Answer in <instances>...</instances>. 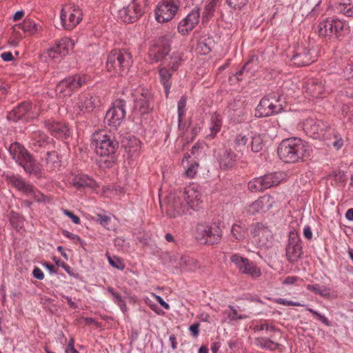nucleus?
<instances>
[{"instance_id": "1", "label": "nucleus", "mask_w": 353, "mask_h": 353, "mask_svg": "<svg viewBox=\"0 0 353 353\" xmlns=\"http://www.w3.org/2000/svg\"><path fill=\"white\" fill-rule=\"evenodd\" d=\"M311 148L307 142L299 138L286 139L278 148V154L285 163H294L310 157Z\"/></svg>"}, {"instance_id": "2", "label": "nucleus", "mask_w": 353, "mask_h": 353, "mask_svg": "<svg viewBox=\"0 0 353 353\" xmlns=\"http://www.w3.org/2000/svg\"><path fill=\"white\" fill-rule=\"evenodd\" d=\"M132 63L131 54L125 50H114L108 55L107 69L119 76L126 74Z\"/></svg>"}, {"instance_id": "3", "label": "nucleus", "mask_w": 353, "mask_h": 353, "mask_svg": "<svg viewBox=\"0 0 353 353\" xmlns=\"http://www.w3.org/2000/svg\"><path fill=\"white\" fill-rule=\"evenodd\" d=\"M92 145L98 155L112 157L119 148V143L114 137L101 131L93 134Z\"/></svg>"}, {"instance_id": "4", "label": "nucleus", "mask_w": 353, "mask_h": 353, "mask_svg": "<svg viewBox=\"0 0 353 353\" xmlns=\"http://www.w3.org/2000/svg\"><path fill=\"white\" fill-rule=\"evenodd\" d=\"M221 233L216 223H200L196 227L195 237L201 243L214 245L221 240Z\"/></svg>"}, {"instance_id": "5", "label": "nucleus", "mask_w": 353, "mask_h": 353, "mask_svg": "<svg viewBox=\"0 0 353 353\" xmlns=\"http://www.w3.org/2000/svg\"><path fill=\"white\" fill-rule=\"evenodd\" d=\"M74 46V43L70 39H62L57 41L52 47L42 53L41 58L47 63L50 61L58 63L73 49Z\"/></svg>"}, {"instance_id": "6", "label": "nucleus", "mask_w": 353, "mask_h": 353, "mask_svg": "<svg viewBox=\"0 0 353 353\" xmlns=\"http://www.w3.org/2000/svg\"><path fill=\"white\" fill-rule=\"evenodd\" d=\"M90 78L86 74H77L61 81L56 86L55 92L60 98L70 97L72 93L87 84Z\"/></svg>"}, {"instance_id": "7", "label": "nucleus", "mask_w": 353, "mask_h": 353, "mask_svg": "<svg viewBox=\"0 0 353 353\" xmlns=\"http://www.w3.org/2000/svg\"><path fill=\"white\" fill-rule=\"evenodd\" d=\"M250 239L258 247H268L272 243L273 234L270 227L262 222H254L249 226Z\"/></svg>"}, {"instance_id": "8", "label": "nucleus", "mask_w": 353, "mask_h": 353, "mask_svg": "<svg viewBox=\"0 0 353 353\" xmlns=\"http://www.w3.org/2000/svg\"><path fill=\"white\" fill-rule=\"evenodd\" d=\"M285 178V174L283 172L270 173L253 179L248 183V187L252 192H258L279 185Z\"/></svg>"}, {"instance_id": "9", "label": "nucleus", "mask_w": 353, "mask_h": 353, "mask_svg": "<svg viewBox=\"0 0 353 353\" xmlns=\"http://www.w3.org/2000/svg\"><path fill=\"white\" fill-rule=\"evenodd\" d=\"M279 101L280 97L274 93L264 97L256 108V116L266 117L280 112L282 110V105Z\"/></svg>"}, {"instance_id": "10", "label": "nucleus", "mask_w": 353, "mask_h": 353, "mask_svg": "<svg viewBox=\"0 0 353 353\" xmlns=\"http://www.w3.org/2000/svg\"><path fill=\"white\" fill-rule=\"evenodd\" d=\"M3 178L9 185L22 192L26 196L37 201L41 200V193L31 184L27 183L21 176L8 173L3 174Z\"/></svg>"}, {"instance_id": "11", "label": "nucleus", "mask_w": 353, "mask_h": 353, "mask_svg": "<svg viewBox=\"0 0 353 353\" xmlns=\"http://www.w3.org/2000/svg\"><path fill=\"white\" fill-rule=\"evenodd\" d=\"M171 37L166 35L156 39L148 51V58L151 63L162 60L170 50Z\"/></svg>"}, {"instance_id": "12", "label": "nucleus", "mask_w": 353, "mask_h": 353, "mask_svg": "<svg viewBox=\"0 0 353 353\" xmlns=\"http://www.w3.org/2000/svg\"><path fill=\"white\" fill-rule=\"evenodd\" d=\"M275 196V194H265L259 197L256 201L245 206V212L249 215L265 213L276 206L277 198Z\"/></svg>"}, {"instance_id": "13", "label": "nucleus", "mask_w": 353, "mask_h": 353, "mask_svg": "<svg viewBox=\"0 0 353 353\" xmlns=\"http://www.w3.org/2000/svg\"><path fill=\"white\" fill-rule=\"evenodd\" d=\"M125 114V101L117 99L107 112L105 121L108 125L117 127L122 123Z\"/></svg>"}, {"instance_id": "14", "label": "nucleus", "mask_w": 353, "mask_h": 353, "mask_svg": "<svg viewBox=\"0 0 353 353\" xmlns=\"http://www.w3.org/2000/svg\"><path fill=\"white\" fill-rule=\"evenodd\" d=\"M303 130L308 136L317 139L324 138L331 127L322 120L309 118L303 123Z\"/></svg>"}, {"instance_id": "15", "label": "nucleus", "mask_w": 353, "mask_h": 353, "mask_svg": "<svg viewBox=\"0 0 353 353\" xmlns=\"http://www.w3.org/2000/svg\"><path fill=\"white\" fill-rule=\"evenodd\" d=\"M101 104L100 98L92 93H84L80 95L74 108V112L81 115L93 111Z\"/></svg>"}, {"instance_id": "16", "label": "nucleus", "mask_w": 353, "mask_h": 353, "mask_svg": "<svg viewBox=\"0 0 353 353\" xmlns=\"http://www.w3.org/2000/svg\"><path fill=\"white\" fill-rule=\"evenodd\" d=\"M179 9L174 0H163L155 9V19L157 22H168L172 20Z\"/></svg>"}, {"instance_id": "17", "label": "nucleus", "mask_w": 353, "mask_h": 353, "mask_svg": "<svg viewBox=\"0 0 353 353\" xmlns=\"http://www.w3.org/2000/svg\"><path fill=\"white\" fill-rule=\"evenodd\" d=\"M230 259L241 273L248 274L252 278H257L261 276V269L248 259L238 254H234L231 256Z\"/></svg>"}, {"instance_id": "18", "label": "nucleus", "mask_w": 353, "mask_h": 353, "mask_svg": "<svg viewBox=\"0 0 353 353\" xmlns=\"http://www.w3.org/2000/svg\"><path fill=\"white\" fill-rule=\"evenodd\" d=\"M39 114V110H37L36 107H34V110H32V105L30 103L23 102L14 108L7 117L9 120L12 121L21 119L29 120L36 118Z\"/></svg>"}, {"instance_id": "19", "label": "nucleus", "mask_w": 353, "mask_h": 353, "mask_svg": "<svg viewBox=\"0 0 353 353\" xmlns=\"http://www.w3.org/2000/svg\"><path fill=\"white\" fill-rule=\"evenodd\" d=\"M318 57V50L316 48L307 49L305 47H299L292 57L294 64L298 66H304L314 62Z\"/></svg>"}, {"instance_id": "20", "label": "nucleus", "mask_w": 353, "mask_h": 353, "mask_svg": "<svg viewBox=\"0 0 353 353\" xmlns=\"http://www.w3.org/2000/svg\"><path fill=\"white\" fill-rule=\"evenodd\" d=\"M183 195L188 209L198 210L201 208L202 203L201 192L198 185L193 184L186 187Z\"/></svg>"}, {"instance_id": "21", "label": "nucleus", "mask_w": 353, "mask_h": 353, "mask_svg": "<svg viewBox=\"0 0 353 353\" xmlns=\"http://www.w3.org/2000/svg\"><path fill=\"white\" fill-rule=\"evenodd\" d=\"M141 9L134 3L117 11L115 19L120 22H137L142 16Z\"/></svg>"}, {"instance_id": "22", "label": "nucleus", "mask_w": 353, "mask_h": 353, "mask_svg": "<svg viewBox=\"0 0 353 353\" xmlns=\"http://www.w3.org/2000/svg\"><path fill=\"white\" fill-rule=\"evenodd\" d=\"M45 125L50 133L57 139H66L70 136V130L65 123L48 120Z\"/></svg>"}, {"instance_id": "23", "label": "nucleus", "mask_w": 353, "mask_h": 353, "mask_svg": "<svg viewBox=\"0 0 353 353\" xmlns=\"http://www.w3.org/2000/svg\"><path fill=\"white\" fill-rule=\"evenodd\" d=\"M188 206L180 197H170L166 207V214L171 218H176L186 213Z\"/></svg>"}, {"instance_id": "24", "label": "nucleus", "mask_w": 353, "mask_h": 353, "mask_svg": "<svg viewBox=\"0 0 353 353\" xmlns=\"http://www.w3.org/2000/svg\"><path fill=\"white\" fill-rule=\"evenodd\" d=\"M83 15V10L79 6L68 5L62 8L60 18L62 22H65L68 17L70 22H81Z\"/></svg>"}, {"instance_id": "25", "label": "nucleus", "mask_w": 353, "mask_h": 353, "mask_svg": "<svg viewBox=\"0 0 353 353\" xmlns=\"http://www.w3.org/2000/svg\"><path fill=\"white\" fill-rule=\"evenodd\" d=\"M9 153L12 158L21 167L31 157L30 152L19 143H12L9 147Z\"/></svg>"}, {"instance_id": "26", "label": "nucleus", "mask_w": 353, "mask_h": 353, "mask_svg": "<svg viewBox=\"0 0 353 353\" xmlns=\"http://www.w3.org/2000/svg\"><path fill=\"white\" fill-rule=\"evenodd\" d=\"M46 176L49 172L56 171L61 166V160L55 151L48 152L46 157L41 159Z\"/></svg>"}, {"instance_id": "27", "label": "nucleus", "mask_w": 353, "mask_h": 353, "mask_svg": "<svg viewBox=\"0 0 353 353\" xmlns=\"http://www.w3.org/2000/svg\"><path fill=\"white\" fill-rule=\"evenodd\" d=\"M300 239L296 233L291 232L289 235V244L286 248V256L289 261H294L301 253Z\"/></svg>"}, {"instance_id": "28", "label": "nucleus", "mask_w": 353, "mask_h": 353, "mask_svg": "<svg viewBox=\"0 0 353 353\" xmlns=\"http://www.w3.org/2000/svg\"><path fill=\"white\" fill-rule=\"evenodd\" d=\"M150 99L151 96L148 92L137 93L134 99V110L139 112L140 114L148 113L152 110L150 106Z\"/></svg>"}, {"instance_id": "29", "label": "nucleus", "mask_w": 353, "mask_h": 353, "mask_svg": "<svg viewBox=\"0 0 353 353\" xmlns=\"http://www.w3.org/2000/svg\"><path fill=\"white\" fill-rule=\"evenodd\" d=\"M320 37L330 38L333 35L340 37L343 30V23H319L317 26Z\"/></svg>"}, {"instance_id": "30", "label": "nucleus", "mask_w": 353, "mask_h": 353, "mask_svg": "<svg viewBox=\"0 0 353 353\" xmlns=\"http://www.w3.org/2000/svg\"><path fill=\"white\" fill-rule=\"evenodd\" d=\"M252 137V132L249 131L241 132L237 134L234 139V149L243 154L250 151L249 142Z\"/></svg>"}, {"instance_id": "31", "label": "nucleus", "mask_w": 353, "mask_h": 353, "mask_svg": "<svg viewBox=\"0 0 353 353\" xmlns=\"http://www.w3.org/2000/svg\"><path fill=\"white\" fill-rule=\"evenodd\" d=\"M72 184L77 189L81 190L85 188H90L91 189H95L97 188L96 181L84 174H79L75 175L72 179Z\"/></svg>"}, {"instance_id": "32", "label": "nucleus", "mask_w": 353, "mask_h": 353, "mask_svg": "<svg viewBox=\"0 0 353 353\" xmlns=\"http://www.w3.org/2000/svg\"><path fill=\"white\" fill-rule=\"evenodd\" d=\"M26 172L33 174L36 177L40 178H46L45 172L41 167V163L37 162L32 157V156L29 158V160L26 161V163L22 167Z\"/></svg>"}, {"instance_id": "33", "label": "nucleus", "mask_w": 353, "mask_h": 353, "mask_svg": "<svg viewBox=\"0 0 353 353\" xmlns=\"http://www.w3.org/2000/svg\"><path fill=\"white\" fill-rule=\"evenodd\" d=\"M325 140L328 141L327 145H332L336 150H339L344 143V140L338 132L331 128V130L327 132L324 137Z\"/></svg>"}, {"instance_id": "34", "label": "nucleus", "mask_w": 353, "mask_h": 353, "mask_svg": "<svg viewBox=\"0 0 353 353\" xmlns=\"http://www.w3.org/2000/svg\"><path fill=\"white\" fill-rule=\"evenodd\" d=\"M308 92L315 97H319L324 92H329L332 90L329 85H322L321 83H319L315 80H311L307 84Z\"/></svg>"}, {"instance_id": "35", "label": "nucleus", "mask_w": 353, "mask_h": 353, "mask_svg": "<svg viewBox=\"0 0 353 353\" xmlns=\"http://www.w3.org/2000/svg\"><path fill=\"white\" fill-rule=\"evenodd\" d=\"M14 31L21 30L25 34H36L42 30L40 23H15L13 26Z\"/></svg>"}, {"instance_id": "36", "label": "nucleus", "mask_w": 353, "mask_h": 353, "mask_svg": "<svg viewBox=\"0 0 353 353\" xmlns=\"http://www.w3.org/2000/svg\"><path fill=\"white\" fill-rule=\"evenodd\" d=\"M236 163L235 154L231 150H225L220 159V167L221 169L232 168Z\"/></svg>"}, {"instance_id": "37", "label": "nucleus", "mask_w": 353, "mask_h": 353, "mask_svg": "<svg viewBox=\"0 0 353 353\" xmlns=\"http://www.w3.org/2000/svg\"><path fill=\"white\" fill-rule=\"evenodd\" d=\"M47 143L48 137L43 132L38 130L32 132L30 144L33 149L37 150V147H43Z\"/></svg>"}, {"instance_id": "38", "label": "nucleus", "mask_w": 353, "mask_h": 353, "mask_svg": "<svg viewBox=\"0 0 353 353\" xmlns=\"http://www.w3.org/2000/svg\"><path fill=\"white\" fill-rule=\"evenodd\" d=\"M222 126V118L220 114L214 113L211 116L210 121V134L209 136L212 139L214 138L216 134L221 130Z\"/></svg>"}, {"instance_id": "39", "label": "nucleus", "mask_w": 353, "mask_h": 353, "mask_svg": "<svg viewBox=\"0 0 353 353\" xmlns=\"http://www.w3.org/2000/svg\"><path fill=\"white\" fill-rule=\"evenodd\" d=\"M178 264L186 271H194L199 267L197 261L188 256H181Z\"/></svg>"}, {"instance_id": "40", "label": "nucleus", "mask_w": 353, "mask_h": 353, "mask_svg": "<svg viewBox=\"0 0 353 353\" xmlns=\"http://www.w3.org/2000/svg\"><path fill=\"white\" fill-rule=\"evenodd\" d=\"M172 73L173 72H172V70L167 68H163L159 70L161 82L165 88V92L167 97H168L169 91L172 85L170 78L172 77Z\"/></svg>"}, {"instance_id": "41", "label": "nucleus", "mask_w": 353, "mask_h": 353, "mask_svg": "<svg viewBox=\"0 0 353 353\" xmlns=\"http://www.w3.org/2000/svg\"><path fill=\"white\" fill-rule=\"evenodd\" d=\"M254 344L262 349L272 351L277 349L279 344L268 338L259 337L255 339Z\"/></svg>"}, {"instance_id": "42", "label": "nucleus", "mask_w": 353, "mask_h": 353, "mask_svg": "<svg viewBox=\"0 0 353 353\" xmlns=\"http://www.w3.org/2000/svg\"><path fill=\"white\" fill-rule=\"evenodd\" d=\"M250 150L253 152H259L263 146V139L260 134H253L249 142Z\"/></svg>"}, {"instance_id": "43", "label": "nucleus", "mask_w": 353, "mask_h": 353, "mask_svg": "<svg viewBox=\"0 0 353 353\" xmlns=\"http://www.w3.org/2000/svg\"><path fill=\"white\" fill-rule=\"evenodd\" d=\"M108 292L111 294L114 303L120 307L123 313L125 314L128 311V307L121 295L115 292L112 287L108 288Z\"/></svg>"}, {"instance_id": "44", "label": "nucleus", "mask_w": 353, "mask_h": 353, "mask_svg": "<svg viewBox=\"0 0 353 353\" xmlns=\"http://www.w3.org/2000/svg\"><path fill=\"white\" fill-rule=\"evenodd\" d=\"M307 289L315 294H319L324 298H330V288L325 286H320L319 284L315 285H307Z\"/></svg>"}, {"instance_id": "45", "label": "nucleus", "mask_w": 353, "mask_h": 353, "mask_svg": "<svg viewBox=\"0 0 353 353\" xmlns=\"http://www.w3.org/2000/svg\"><path fill=\"white\" fill-rule=\"evenodd\" d=\"M218 0H210L209 2L205 6L203 12V19L210 21L214 14L215 8L216 6Z\"/></svg>"}, {"instance_id": "46", "label": "nucleus", "mask_w": 353, "mask_h": 353, "mask_svg": "<svg viewBox=\"0 0 353 353\" xmlns=\"http://www.w3.org/2000/svg\"><path fill=\"white\" fill-rule=\"evenodd\" d=\"M233 236L239 241H242L245 236V228L240 223H234L231 229Z\"/></svg>"}, {"instance_id": "47", "label": "nucleus", "mask_w": 353, "mask_h": 353, "mask_svg": "<svg viewBox=\"0 0 353 353\" xmlns=\"http://www.w3.org/2000/svg\"><path fill=\"white\" fill-rule=\"evenodd\" d=\"M339 10L347 17H353V0H341Z\"/></svg>"}, {"instance_id": "48", "label": "nucleus", "mask_w": 353, "mask_h": 353, "mask_svg": "<svg viewBox=\"0 0 353 353\" xmlns=\"http://www.w3.org/2000/svg\"><path fill=\"white\" fill-rule=\"evenodd\" d=\"M254 63V59H252L249 60L244 65V66L238 72H236L235 76L238 80H242L243 76L244 74H247L249 72H250L251 70L252 69Z\"/></svg>"}, {"instance_id": "49", "label": "nucleus", "mask_w": 353, "mask_h": 353, "mask_svg": "<svg viewBox=\"0 0 353 353\" xmlns=\"http://www.w3.org/2000/svg\"><path fill=\"white\" fill-rule=\"evenodd\" d=\"M187 103V98L185 97H182L180 100L178 101L177 104V110H178V119L179 122L181 123L183 116L185 114V106Z\"/></svg>"}, {"instance_id": "50", "label": "nucleus", "mask_w": 353, "mask_h": 353, "mask_svg": "<svg viewBox=\"0 0 353 353\" xmlns=\"http://www.w3.org/2000/svg\"><path fill=\"white\" fill-rule=\"evenodd\" d=\"M230 307V311H225V313L228 315V317L231 321H237L242 320L248 318V316L244 314H238L236 310L234 309L232 307Z\"/></svg>"}, {"instance_id": "51", "label": "nucleus", "mask_w": 353, "mask_h": 353, "mask_svg": "<svg viewBox=\"0 0 353 353\" xmlns=\"http://www.w3.org/2000/svg\"><path fill=\"white\" fill-rule=\"evenodd\" d=\"M200 17V10L198 8H194L183 19L182 22H198Z\"/></svg>"}, {"instance_id": "52", "label": "nucleus", "mask_w": 353, "mask_h": 353, "mask_svg": "<svg viewBox=\"0 0 353 353\" xmlns=\"http://www.w3.org/2000/svg\"><path fill=\"white\" fill-rule=\"evenodd\" d=\"M254 330L257 332H260V331H263V330H266V331H270V332L276 331L274 326H273L272 324L268 323L265 321L256 324L254 327Z\"/></svg>"}, {"instance_id": "53", "label": "nucleus", "mask_w": 353, "mask_h": 353, "mask_svg": "<svg viewBox=\"0 0 353 353\" xmlns=\"http://www.w3.org/2000/svg\"><path fill=\"white\" fill-rule=\"evenodd\" d=\"M108 259L112 267L121 270L124 269L125 265L119 258L108 256Z\"/></svg>"}, {"instance_id": "54", "label": "nucleus", "mask_w": 353, "mask_h": 353, "mask_svg": "<svg viewBox=\"0 0 353 353\" xmlns=\"http://www.w3.org/2000/svg\"><path fill=\"white\" fill-rule=\"evenodd\" d=\"M230 7L234 10H241L248 3V0H227Z\"/></svg>"}, {"instance_id": "55", "label": "nucleus", "mask_w": 353, "mask_h": 353, "mask_svg": "<svg viewBox=\"0 0 353 353\" xmlns=\"http://www.w3.org/2000/svg\"><path fill=\"white\" fill-rule=\"evenodd\" d=\"M199 165L196 162L189 164L185 170V174L189 178H193L197 172Z\"/></svg>"}, {"instance_id": "56", "label": "nucleus", "mask_w": 353, "mask_h": 353, "mask_svg": "<svg viewBox=\"0 0 353 353\" xmlns=\"http://www.w3.org/2000/svg\"><path fill=\"white\" fill-rule=\"evenodd\" d=\"M194 28V23H179L178 31L182 35H185L192 30Z\"/></svg>"}, {"instance_id": "57", "label": "nucleus", "mask_w": 353, "mask_h": 353, "mask_svg": "<svg viewBox=\"0 0 353 353\" xmlns=\"http://www.w3.org/2000/svg\"><path fill=\"white\" fill-rule=\"evenodd\" d=\"M171 59H172V61H170V63L168 65V68L170 70H172V72H174L179 67V65L181 64V59L179 57H172Z\"/></svg>"}, {"instance_id": "58", "label": "nucleus", "mask_w": 353, "mask_h": 353, "mask_svg": "<svg viewBox=\"0 0 353 353\" xmlns=\"http://www.w3.org/2000/svg\"><path fill=\"white\" fill-rule=\"evenodd\" d=\"M196 50L201 54H206L210 52V48L204 41H200L196 47Z\"/></svg>"}, {"instance_id": "59", "label": "nucleus", "mask_w": 353, "mask_h": 353, "mask_svg": "<svg viewBox=\"0 0 353 353\" xmlns=\"http://www.w3.org/2000/svg\"><path fill=\"white\" fill-rule=\"evenodd\" d=\"M276 302L279 304L283 305H288V306H304L303 304L298 303V302H294L291 301H288L285 299L279 298L276 299Z\"/></svg>"}, {"instance_id": "60", "label": "nucleus", "mask_w": 353, "mask_h": 353, "mask_svg": "<svg viewBox=\"0 0 353 353\" xmlns=\"http://www.w3.org/2000/svg\"><path fill=\"white\" fill-rule=\"evenodd\" d=\"M307 310L310 313L314 314L318 318V319L319 321H321L322 323H323L324 324H325L327 325H329V321H328L327 318H326L325 316H324L321 315V314L318 313L316 311H314L312 308H307Z\"/></svg>"}, {"instance_id": "61", "label": "nucleus", "mask_w": 353, "mask_h": 353, "mask_svg": "<svg viewBox=\"0 0 353 353\" xmlns=\"http://www.w3.org/2000/svg\"><path fill=\"white\" fill-rule=\"evenodd\" d=\"M63 212L65 215L70 217L72 222L75 224H79L80 223V219L75 214H74L72 212L68 210H63Z\"/></svg>"}, {"instance_id": "62", "label": "nucleus", "mask_w": 353, "mask_h": 353, "mask_svg": "<svg viewBox=\"0 0 353 353\" xmlns=\"http://www.w3.org/2000/svg\"><path fill=\"white\" fill-rule=\"evenodd\" d=\"M299 280H300V279L297 276H289L285 278L282 283L284 285H292L296 283V282Z\"/></svg>"}, {"instance_id": "63", "label": "nucleus", "mask_w": 353, "mask_h": 353, "mask_svg": "<svg viewBox=\"0 0 353 353\" xmlns=\"http://www.w3.org/2000/svg\"><path fill=\"white\" fill-rule=\"evenodd\" d=\"M66 353H79V352L74 348V341L73 339H71L65 349Z\"/></svg>"}, {"instance_id": "64", "label": "nucleus", "mask_w": 353, "mask_h": 353, "mask_svg": "<svg viewBox=\"0 0 353 353\" xmlns=\"http://www.w3.org/2000/svg\"><path fill=\"white\" fill-rule=\"evenodd\" d=\"M345 73L347 79L353 82V64L346 67Z\"/></svg>"}]
</instances>
